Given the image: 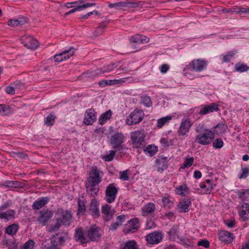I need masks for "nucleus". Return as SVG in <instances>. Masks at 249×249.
I'll return each mask as SVG.
<instances>
[{
	"instance_id": "e2e57ef3",
	"label": "nucleus",
	"mask_w": 249,
	"mask_h": 249,
	"mask_svg": "<svg viewBox=\"0 0 249 249\" xmlns=\"http://www.w3.org/2000/svg\"><path fill=\"white\" fill-rule=\"evenodd\" d=\"M141 34H136L131 36L129 40L131 43H140Z\"/></svg>"
},
{
	"instance_id": "f03ea898",
	"label": "nucleus",
	"mask_w": 249,
	"mask_h": 249,
	"mask_svg": "<svg viewBox=\"0 0 249 249\" xmlns=\"http://www.w3.org/2000/svg\"><path fill=\"white\" fill-rule=\"evenodd\" d=\"M145 135L143 132L136 131L131 134V140L133 147L137 149L144 148L146 145L144 140Z\"/></svg>"
},
{
	"instance_id": "49530a36",
	"label": "nucleus",
	"mask_w": 249,
	"mask_h": 249,
	"mask_svg": "<svg viewBox=\"0 0 249 249\" xmlns=\"http://www.w3.org/2000/svg\"><path fill=\"white\" fill-rule=\"evenodd\" d=\"M19 185V182L16 181L7 180L2 184V186L6 187H18Z\"/></svg>"
},
{
	"instance_id": "ea45409f",
	"label": "nucleus",
	"mask_w": 249,
	"mask_h": 249,
	"mask_svg": "<svg viewBox=\"0 0 249 249\" xmlns=\"http://www.w3.org/2000/svg\"><path fill=\"white\" fill-rule=\"evenodd\" d=\"M249 67L246 64L241 63H237L235 65V70L237 71L243 72L248 71Z\"/></svg>"
},
{
	"instance_id": "864d4df0",
	"label": "nucleus",
	"mask_w": 249,
	"mask_h": 249,
	"mask_svg": "<svg viewBox=\"0 0 249 249\" xmlns=\"http://www.w3.org/2000/svg\"><path fill=\"white\" fill-rule=\"evenodd\" d=\"M223 142L221 138H216L213 142V146L216 149H219L223 146Z\"/></svg>"
},
{
	"instance_id": "338daca9",
	"label": "nucleus",
	"mask_w": 249,
	"mask_h": 249,
	"mask_svg": "<svg viewBox=\"0 0 249 249\" xmlns=\"http://www.w3.org/2000/svg\"><path fill=\"white\" fill-rule=\"evenodd\" d=\"M197 245L198 246H203L205 248H208L210 247V243L207 240L203 239L198 242Z\"/></svg>"
},
{
	"instance_id": "4be33fe9",
	"label": "nucleus",
	"mask_w": 249,
	"mask_h": 249,
	"mask_svg": "<svg viewBox=\"0 0 249 249\" xmlns=\"http://www.w3.org/2000/svg\"><path fill=\"white\" fill-rule=\"evenodd\" d=\"M219 110L218 105L213 103L208 105L201 106V108L199 112L200 115H205L208 113L218 111Z\"/></svg>"
},
{
	"instance_id": "5701e85b",
	"label": "nucleus",
	"mask_w": 249,
	"mask_h": 249,
	"mask_svg": "<svg viewBox=\"0 0 249 249\" xmlns=\"http://www.w3.org/2000/svg\"><path fill=\"white\" fill-rule=\"evenodd\" d=\"M89 212L94 218H97L99 217L100 211L99 204L96 199H93L91 200L89 208Z\"/></svg>"
},
{
	"instance_id": "774afa93",
	"label": "nucleus",
	"mask_w": 249,
	"mask_h": 249,
	"mask_svg": "<svg viewBox=\"0 0 249 249\" xmlns=\"http://www.w3.org/2000/svg\"><path fill=\"white\" fill-rule=\"evenodd\" d=\"M128 170H125L124 171H122L120 172V178L122 179H124V180H128L129 177H128Z\"/></svg>"
},
{
	"instance_id": "58836bf2",
	"label": "nucleus",
	"mask_w": 249,
	"mask_h": 249,
	"mask_svg": "<svg viewBox=\"0 0 249 249\" xmlns=\"http://www.w3.org/2000/svg\"><path fill=\"white\" fill-rule=\"evenodd\" d=\"M86 200L82 197V199L79 198L78 200V213L84 214L86 211Z\"/></svg>"
},
{
	"instance_id": "7ed1b4c3",
	"label": "nucleus",
	"mask_w": 249,
	"mask_h": 249,
	"mask_svg": "<svg viewBox=\"0 0 249 249\" xmlns=\"http://www.w3.org/2000/svg\"><path fill=\"white\" fill-rule=\"evenodd\" d=\"M214 137L213 132L206 130L203 133H200L196 136L195 141L202 145H208L213 141Z\"/></svg>"
},
{
	"instance_id": "aec40b11",
	"label": "nucleus",
	"mask_w": 249,
	"mask_h": 249,
	"mask_svg": "<svg viewBox=\"0 0 249 249\" xmlns=\"http://www.w3.org/2000/svg\"><path fill=\"white\" fill-rule=\"evenodd\" d=\"M156 207L153 203L149 202L145 204L142 208V215L153 217L155 216L154 212Z\"/></svg>"
},
{
	"instance_id": "f8f14e48",
	"label": "nucleus",
	"mask_w": 249,
	"mask_h": 249,
	"mask_svg": "<svg viewBox=\"0 0 249 249\" xmlns=\"http://www.w3.org/2000/svg\"><path fill=\"white\" fill-rule=\"evenodd\" d=\"M163 238V235L161 232L154 231L147 235L145 240L147 242L150 244H157L161 241Z\"/></svg>"
},
{
	"instance_id": "473e14b6",
	"label": "nucleus",
	"mask_w": 249,
	"mask_h": 249,
	"mask_svg": "<svg viewBox=\"0 0 249 249\" xmlns=\"http://www.w3.org/2000/svg\"><path fill=\"white\" fill-rule=\"evenodd\" d=\"M122 249H140L135 240H128L122 245Z\"/></svg>"
},
{
	"instance_id": "a878e982",
	"label": "nucleus",
	"mask_w": 249,
	"mask_h": 249,
	"mask_svg": "<svg viewBox=\"0 0 249 249\" xmlns=\"http://www.w3.org/2000/svg\"><path fill=\"white\" fill-rule=\"evenodd\" d=\"M241 208L242 209L239 211V215L243 221H247L249 219V203H243Z\"/></svg>"
},
{
	"instance_id": "dca6fc26",
	"label": "nucleus",
	"mask_w": 249,
	"mask_h": 249,
	"mask_svg": "<svg viewBox=\"0 0 249 249\" xmlns=\"http://www.w3.org/2000/svg\"><path fill=\"white\" fill-rule=\"evenodd\" d=\"M40 215L37 218V222L42 226H44L50 220L53 215V213L48 209L40 212Z\"/></svg>"
},
{
	"instance_id": "9d476101",
	"label": "nucleus",
	"mask_w": 249,
	"mask_h": 249,
	"mask_svg": "<svg viewBox=\"0 0 249 249\" xmlns=\"http://www.w3.org/2000/svg\"><path fill=\"white\" fill-rule=\"evenodd\" d=\"M101 229L96 225L92 226L86 232L90 241L98 242L101 238Z\"/></svg>"
},
{
	"instance_id": "69168bd1",
	"label": "nucleus",
	"mask_w": 249,
	"mask_h": 249,
	"mask_svg": "<svg viewBox=\"0 0 249 249\" xmlns=\"http://www.w3.org/2000/svg\"><path fill=\"white\" fill-rule=\"evenodd\" d=\"M114 84V82L113 80H102L99 82V85L101 87H103L107 85H111Z\"/></svg>"
},
{
	"instance_id": "412c9836",
	"label": "nucleus",
	"mask_w": 249,
	"mask_h": 249,
	"mask_svg": "<svg viewBox=\"0 0 249 249\" xmlns=\"http://www.w3.org/2000/svg\"><path fill=\"white\" fill-rule=\"evenodd\" d=\"M22 41L24 46L32 50L36 49L39 45L38 41L31 36L23 37Z\"/></svg>"
},
{
	"instance_id": "c756f323",
	"label": "nucleus",
	"mask_w": 249,
	"mask_h": 249,
	"mask_svg": "<svg viewBox=\"0 0 249 249\" xmlns=\"http://www.w3.org/2000/svg\"><path fill=\"white\" fill-rule=\"evenodd\" d=\"M191 202L189 199H184L180 201L177 207L180 212L187 213L189 211L188 208Z\"/></svg>"
},
{
	"instance_id": "f704fd0d",
	"label": "nucleus",
	"mask_w": 249,
	"mask_h": 249,
	"mask_svg": "<svg viewBox=\"0 0 249 249\" xmlns=\"http://www.w3.org/2000/svg\"><path fill=\"white\" fill-rule=\"evenodd\" d=\"M189 189L186 184H183L177 187L175 190L176 194L181 196H185L189 193Z\"/></svg>"
},
{
	"instance_id": "8fccbe9b",
	"label": "nucleus",
	"mask_w": 249,
	"mask_h": 249,
	"mask_svg": "<svg viewBox=\"0 0 249 249\" xmlns=\"http://www.w3.org/2000/svg\"><path fill=\"white\" fill-rule=\"evenodd\" d=\"M127 3L128 2L126 1H120L114 3H109L108 4V7L110 8H118L120 7H125L127 6Z\"/></svg>"
},
{
	"instance_id": "0e129e2a",
	"label": "nucleus",
	"mask_w": 249,
	"mask_h": 249,
	"mask_svg": "<svg viewBox=\"0 0 249 249\" xmlns=\"http://www.w3.org/2000/svg\"><path fill=\"white\" fill-rule=\"evenodd\" d=\"M14 154L15 155V157L19 160L26 159L28 157V155L23 152H19L15 153Z\"/></svg>"
},
{
	"instance_id": "4468645a",
	"label": "nucleus",
	"mask_w": 249,
	"mask_h": 249,
	"mask_svg": "<svg viewBox=\"0 0 249 249\" xmlns=\"http://www.w3.org/2000/svg\"><path fill=\"white\" fill-rule=\"evenodd\" d=\"M75 49L73 47H71L69 50H65L59 54L54 55V59L56 62H61L72 56Z\"/></svg>"
},
{
	"instance_id": "72a5a7b5",
	"label": "nucleus",
	"mask_w": 249,
	"mask_h": 249,
	"mask_svg": "<svg viewBox=\"0 0 249 249\" xmlns=\"http://www.w3.org/2000/svg\"><path fill=\"white\" fill-rule=\"evenodd\" d=\"M19 226L18 224H13L9 225L5 229V232L10 235H14L17 233Z\"/></svg>"
},
{
	"instance_id": "f3484780",
	"label": "nucleus",
	"mask_w": 249,
	"mask_h": 249,
	"mask_svg": "<svg viewBox=\"0 0 249 249\" xmlns=\"http://www.w3.org/2000/svg\"><path fill=\"white\" fill-rule=\"evenodd\" d=\"M168 159L167 157H159L156 160L155 168L159 172H162L166 170L168 166Z\"/></svg>"
},
{
	"instance_id": "393cba45",
	"label": "nucleus",
	"mask_w": 249,
	"mask_h": 249,
	"mask_svg": "<svg viewBox=\"0 0 249 249\" xmlns=\"http://www.w3.org/2000/svg\"><path fill=\"white\" fill-rule=\"evenodd\" d=\"M102 213L104 214V219L106 221H108L112 218L114 211L111 209V206L109 205L106 204L102 207Z\"/></svg>"
},
{
	"instance_id": "052dcab7",
	"label": "nucleus",
	"mask_w": 249,
	"mask_h": 249,
	"mask_svg": "<svg viewBox=\"0 0 249 249\" xmlns=\"http://www.w3.org/2000/svg\"><path fill=\"white\" fill-rule=\"evenodd\" d=\"M115 155V151L110 150L109 154L106 156H105L104 158L106 161H110L112 160Z\"/></svg>"
},
{
	"instance_id": "4c0bfd02",
	"label": "nucleus",
	"mask_w": 249,
	"mask_h": 249,
	"mask_svg": "<svg viewBox=\"0 0 249 249\" xmlns=\"http://www.w3.org/2000/svg\"><path fill=\"white\" fill-rule=\"evenodd\" d=\"M143 152L145 154H149L150 156L152 157L158 152V147L152 145H149L144 149Z\"/></svg>"
},
{
	"instance_id": "0eeeda50",
	"label": "nucleus",
	"mask_w": 249,
	"mask_h": 249,
	"mask_svg": "<svg viewBox=\"0 0 249 249\" xmlns=\"http://www.w3.org/2000/svg\"><path fill=\"white\" fill-rule=\"evenodd\" d=\"M124 134L119 132H116L112 135L110 139V143L113 149L120 150L122 144L124 142Z\"/></svg>"
},
{
	"instance_id": "e433bc0d",
	"label": "nucleus",
	"mask_w": 249,
	"mask_h": 249,
	"mask_svg": "<svg viewBox=\"0 0 249 249\" xmlns=\"http://www.w3.org/2000/svg\"><path fill=\"white\" fill-rule=\"evenodd\" d=\"M15 211L10 209L5 213H0V219H5L7 220L15 217Z\"/></svg>"
},
{
	"instance_id": "79ce46f5",
	"label": "nucleus",
	"mask_w": 249,
	"mask_h": 249,
	"mask_svg": "<svg viewBox=\"0 0 249 249\" xmlns=\"http://www.w3.org/2000/svg\"><path fill=\"white\" fill-rule=\"evenodd\" d=\"M55 118L56 116L53 113H50L45 120V124L48 126L53 125L55 122Z\"/></svg>"
},
{
	"instance_id": "3c124183",
	"label": "nucleus",
	"mask_w": 249,
	"mask_h": 249,
	"mask_svg": "<svg viewBox=\"0 0 249 249\" xmlns=\"http://www.w3.org/2000/svg\"><path fill=\"white\" fill-rule=\"evenodd\" d=\"M235 54L234 51H230L228 53L223 56L222 58L223 62H229L231 60V58L233 57Z\"/></svg>"
},
{
	"instance_id": "09e8293b",
	"label": "nucleus",
	"mask_w": 249,
	"mask_h": 249,
	"mask_svg": "<svg viewBox=\"0 0 249 249\" xmlns=\"http://www.w3.org/2000/svg\"><path fill=\"white\" fill-rule=\"evenodd\" d=\"M194 160V159L193 157L185 158L184 162L181 166V168L185 169L187 167H190L192 165H193Z\"/></svg>"
},
{
	"instance_id": "f257e3e1",
	"label": "nucleus",
	"mask_w": 249,
	"mask_h": 249,
	"mask_svg": "<svg viewBox=\"0 0 249 249\" xmlns=\"http://www.w3.org/2000/svg\"><path fill=\"white\" fill-rule=\"evenodd\" d=\"M55 214L57 215L56 222L48 227L49 232L58 231L62 225L69 226L72 222L73 213L71 210L59 208L56 211Z\"/></svg>"
},
{
	"instance_id": "cd10ccee",
	"label": "nucleus",
	"mask_w": 249,
	"mask_h": 249,
	"mask_svg": "<svg viewBox=\"0 0 249 249\" xmlns=\"http://www.w3.org/2000/svg\"><path fill=\"white\" fill-rule=\"evenodd\" d=\"M87 192L91 196L95 197L98 193L99 187L98 184L86 183Z\"/></svg>"
},
{
	"instance_id": "6e6552de",
	"label": "nucleus",
	"mask_w": 249,
	"mask_h": 249,
	"mask_svg": "<svg viewBox=\"0 0 249 249\" xmlns=\"http://www.w3.org/2000/svg\"><path fill=\"white\" fill-rule=\"evenodd\" d=\"M207 61L204 59H196L192 61L187 66L188 69L200 72L206 69Z\"/></svg>"
},
{
	"instance_id": "5fc2aeb1",
	"label": "nucleus",
	"mask_w": 249,
	"mask_h": 249,
	"mask_svg": "<svg viewBox=\"0 0 249 249\" xmlns=\"http://www.w3.org/2000/svg\"><path fill=\"white\" fill-rule=\"evenodd\" d=\"M241 170L242 173L238 175V178L239 179L246 178L249 175V168L242 167Z\"/></svg>"
},
{
	"instance_id": "c03bdc74",
	"label": "nucleus",
	"mask_w": 249,
	"mask_h": 249,
	"mask_svg": "<svg viewBox=\"0 0 249 249\" xmlns=\"http://www.w3.org/2000/svg\"><path fill=\"white\" fill-rule=\"evenodd\" d=\"M141 102L147 107H151L152 105L151 98L147 95H143L141 97Z\"/></svg>"
},
{
	"instance_id": "680f3d73",
	"label": "nucleus",
	"mask_w": 249,
	"mask_h": 249,
	"mask_svg": "<svg viewBox=\"0 0 249 249\" xmlns=\"http://www.w3.org/2000/svg\"><path fill=\"white\" fill-rule=\"evenodd\" d=\"M41 249H58V248L50 241V243L42 244Z\"/></svg>"
},
{
	"instance_id": "ddd939ff",
	"label": "nucleus",
	"mask_w": 249,
	"mask_h": 249,
	"mask_svg": "<svg viewBox=\"0 0 249 249\" xmlns=\"http://www.w3.org/2000/svg\"><path fill=\"white\" fill-rule=\"evenodd\" d=\"M96 120V113L93 108L86 110L83 123L88 125H92Z\"/></svg>"
},
{
	"instance_id": "a18cd8bd",
	"label": "nucleus",
	"mask_w": 249,
	"mask_h": 249,
	"mask_svg": "<svg viewBox=\"0 0 249 249\" xmlns=\"http://www.w3.org/2000/svg\"><path fill=\"white\" fill-rule=\"evenodd\" d=\"M172 117L170 116H167L158 120L157 126L159 128L162 127L166 122L171 120Z\"/></svg>"
},
{
	"instance_id": "6ab92c4d",
	"label": "nucleus",
	"mask_w": 249,
	"mask_h": 249,
	"mask_svg": "<svg viewBox=\"0 0 249 249\" xmlns=\"http://www.w3.org/2000/svg\"><path fill=\"white\" fill-rule=\"evenodd\" d=\"M74 237L77 242H79L82 244L89 242L88 237H87L85 236V232L81 228H78L75 229Z\"/></svg>"
},
{
	"instance_id": "4d7b16f0",
	"label": "nucleus",
	"mask_w": 249,
	"mask_h": 249,
	"mask_svg": "<svg viewBox=\"0 0 249 249\" xmlns=\"http://www.w3.org/2000/svg\"><path fill=\"white\" fill-rule=\"evenodd\" d=\"M10 111L9 107L3 104H0V115H5L7 114Z\"/></svg>"
},
{
	"instance_id": "13d9d810",
	"label": "nucleus",
	"mask_w": 249,
	"mask_h": 249,
	"mask_svg": "<svg viewBox=\"0 0 249 249\" xmlns=\"http://www.w3.org/2000/svg\"><path fill=\"white\" fill-rule=\"evenodd\" d=\"M7 23L9 26L15 27L23 24V22L22 20H19L18 19H11L8 21Z\"/></svg>"
},
{
	"instance_id": "37998d69",
	"label": "nucleus",
	"mask_w": 249,
	"mask_h": 249,
	"mask_svg": "<svg viewBox=\"0 0 249 249\" xmlns=\"http://www.w3.org/2000/svg\"><path fill=\"white\" fill-rule=\"evenodd\" d=\"M178 225H174L168 232V234L170 237L175 239L176 237H178Z\"/></svg>"
},
{
	"instance_id": "bf43d9fd",
	"label": "nucleus",
	"mask_w": 249,
	"mask_h": 249,
	"mask_svg": "<svg viewBox=\"0 0 249 249\" xmlns=\"http://www.w3.org/2000/svg\"><path fill=\"white\" fill-rule=\"evenodd\" d=\"M35 242L33 240L27 241L23 245V249H33Z\"/></svg>"
},
{
	"instance_id": "bb28decb",
	"label": "nucleus",
	"mask_w": 249,
	"mask_h": 249,
	"mask_svg": "<svg viewBox=\"0 0 249 249\" xmlns=\"http://www.w3.org/2000/svg\"><path fill=\"white\" fill-rule=\"evenodd\" d=\"M50 201V198L47 197H42L35 201L32 205L33 210H38L45 206Z\"/></svg>"
},
{
	"instance_id": "7c9ffc66",
	"label": "nucleus",
	"mask_w": 249,
	"mask_h": 249,
	"mask_svg": "<svg viewBox=\"0 0 249 249\" xmlns=\"http://www.w3.org/2000/svg\"><path fill=\"white\" fill-rule=\"evenodd\" d=\"M116 67L115 64H109L106 67H104L94 71L93 72V74L92 75L95 76L98 75V74H101V73H107L112 71Z\"/></svg>"
},
{
	"instance_id": "20e7f679",
	"label": "nucleus",
	"mask_w": 249,
	"mask_h": 249,
	"mask_svg": "<svg viewBox=\"0 0 249 249\" xmlns=\"http://www.w3.org/2000/svg\"><path fill=\"white\" fill-rule=\"evenodd\" d=\"M144 116V113L142 110L135 109L129 115L126 120V123L129 125L138 124L142 120Z\"/></svg>"
},
{
	"instance_id": "6e6d98bb",
	"label": "nucleus",
	"mask_w": 249,
	"mask_h": 249,
	"mask_svg": "<svg viewBox=\"0 0 249 249\" xmlns=\"http://www.w3.org/2000/svg\"><path fill=\"white\" fill-rule=\"evenodd\" d=\"M83 2H84L83 0H79L78 1H73L72 2H67L65 4V6L68 8H71V7L75 8V7H76V6L78 5L83 4Z\"/></svg>"
},
{
	"instance_id": "39448f33",
	"label": "nucleus",
	"mask_w": 249,
	"mask_h": 249,
	"mask_svg": "<svg viewBox=\"0 0 249 249\" xmlns=\"http://www.w3.org/2000/svg\"><path fill=\"white\" fill-rule=\"evenodd\" d=\"M119 188L117 187L115 183L109 184L106 190V200L107 203H111L114 201L116 198Z\"/></svg>"
},
{
	"instance_id": "1a4fd4ad",
	"label": "nucleus",
	"mask_w": 249,
	"mask_h": 249,
	"mask_svg": "<svg viewBox=\"0 0 249 249\" xmlns=\"http://www.w3.org/2000/svg\"><path fill=\"white\" fill-rule=\"evenodd\" d=\"M67 234L68 233L65 231L59 232L52 236L50 241L60 249L65 243Z\"/></svg>"
},
{
	"instance_id": "b1692460",
	"label": "nucleus",
	"mask_w": 249,
	"mask_h": 249,
	"mask_svg": "<svg viewBox=\"0 0 249 249\" xmlns=\"http://www.w3.org/2000/svg\"><path fill=\"white\" fill-rule=\"evenodd\" d=\"M215 186L216 184L213 183L212 180L207 179L203 183L200 184V188L203 189V194H210Z\"/></svg>"
},
{
	"instance_id": "a19ab883",
	"label": "nucleus",
	"mask_w": 249,
	"mask_h": 249,
	"mask_svg": "<svg viewBox=\"0 0 249 249\" xmlns=\"http://www.w3.org/2000/svg\"><path fill=\"white\" fill-rule=\"evenodd\" d=\"M237 194L240 199L245 200L249 197V190H240L237 192Z\"/></svg>"
},
{
	"instance_id": "c85d7f7f",
	"label": "nucleus",
	"mask_w": 249,
	"mask_h": 249,
	"mask_svg": "<svg viewBox=\"0 0 249 249\" xmlns=\"http://www.w3.org/2000/svg\"><path fill=\"white\" fill-rule=\"evenodd\" d=\"M162 207L171 209L174 205V199L168 194H164L161 199Z\"/></svg>"
},
{
	"instance_id": "c9c22d12",
	"label": "nucleus",
	"mask_w": 249,
	"mask_h": 249,
	"mask_svg": "<svg viewBox=\"0 0 249 249\" xmlns=\"http://www.w3.org/2000/svg\"><path fill=\"white\" fill-rule=\"evenodd\" d=\"M112 115L111 110H108L101 114L99 119V122L100 124H103L109 120Z\"/></svg>"
},
{
	"instance_id": "a211bd4d",
	"label": "nucleus",
	"mask_w": 249,
	"mask_h": 249,
	"mask_svg": "<svg viewBox=\"0 0 249 249\" xmlns=\"http://www.w3.org/2000/svg\"><path fill=\"white\" fill-rule=\"evenodd\" d=\"M219 239L225 244L231 243L234 236L233 233L226 231H221L218 232Z\"/></svg>"
},
{
	"instance_id": "9b49d317",
	"label": "nucleus",
	"mask_w": 249,
	"mask_h": 249,
	"mask_svg": "<svg viewBox=\"0 0 249 249\" xmlns=\"http://www.w3.org/2000/svg\"><path fill=\"white\" fill-rule=\"evenodd\" d=\"M128 225L126 226L124 230V233H135L140 227V223L137 218H133L128 222Z\"/></svg>"
},
{
	"instance_id": "de8ad7c7",
	"label": "nucleus",
	"mask_w": 249,
	"mask_h": 249,
	"mask_svg": "<svg viewBox=\"0 0 249 249\" xmlns=\"http://www.w3.org/2000/svg\"><path fill=\"white\" fill-rule=\"evenodd\" d=\"M180 244L186 247L194 246V243L192 239L183 237L180 240Z\"/></svg>"
},
{
	"instance_id": "2f4dec72",
	"label": "nucleus",
	"mask_w": 249,
	"mask_h": 249,
	"mask_svg": "<svg viewBox=\"0 0 249 249\" xmlns=\"http://www.w3.org/2000/svg\"><path fill=\"white\" fill-rule=\"evenodd\" d=\"M95 5H96V3H94V2H93V3H84L82 4L78 5L76 6V7H75V8L72 9L71 10H70L69 12L65 13V15L66 16L68 15L69 14H71V13H73L76 12V11H78V10L80 11L84 8H88L89 7H91V6H94Z\"/></svg>"
},
{
	"instance_id": "423d86ee",
	"label": "nucleus",
	"mask_w": 249,
	"mask_h": 249,
	"mask_svg": "<svg viewBox=\"0 0 249 249\" xmlns=\"http://www.w3.org/2000/svg\"><path fill=\"white\" fill-rule=\"evenodd\" d=\"M193 124L191 119L189 118L183 119L180 124L177 133L178 136H187L188 133Z\"/></svg>"
},
{
	"instance_id": "603ef678",
	"label": "nucleus",
	"mask_w": 249,
	"mask_h": 249,
	"mask_svg": "<svg viewBox=\"0 0 249 249\" xmlns=\"http://www.w3.org/2000/svg\"><path fill=\"white\" fill-rule=\"evenodd\" d=\"M160 142L164 147H169L174 145L173 140L168 141L165 138H161L160 140Z\"/></svg>"
},
{
	"instance_id": "2eb2a0df",
	"label": "nucleus",
	"mask_w": 249,
	"mask_h": 249,
	"mask_svg": "<svg viewBox=\"0 0 249 249\" xmlns=\"http://www.w3.org/2000/svg\"><path fill=\"white\" fill-rule=\"evenodd\" d=\"M102 181V178L100 175V171L97 167H93L89 173V176L88 178V183L99 184Z\"/></svg>"
}]
</instances>
